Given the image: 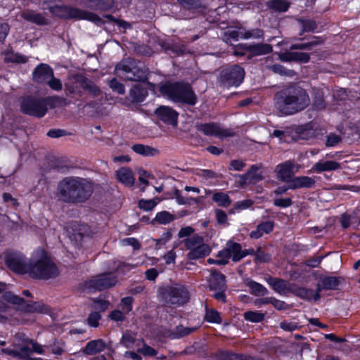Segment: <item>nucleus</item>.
Returning <instances> with one entry per match:
<instances>
[{"instance_id": "nucleus-44", "label": "nucleus", "mask_w": 360, "mask_h": 360, "mask_svg": "<svg viewBox=\"0 0 360 360\" xmlns=\"http://www.w3.org/2000/svg\"><path fill=\"white\" fill-rule=\"evenodd\" d=\"M101 319V315L100 312L93 311L86 319V323L91 327L97 328L99 326V321Z\"/></svg>"}, {"instance_id": "nucleus-48", "label": "nucleus", "mask_w": 360, "mask_h": 360, "mask_svg": "<svg viewBox=\"0 0 360 360\" xmlns=\"http://www.w3.org/2000/svg\"><path fill=\"white\" fill-rule=\"evenodd\" d=\"M51 89L55 91H60L63 88L62 83L60 79L53 77H51L46 82Z\"/></svg>"}, {"instance_id": "nucleus-34", "label": "nucleus", "mask_w": 360, "mask_h": 360, "mask_svg": "<svg viewBox=\"0 0 360 360\" xmlns=\"http://www.w3.org/2000/svg\"><path fill=\"white\" fill-rule=\"evenodd\" d=\"M267 6L279 12H285L289 8V4L285 0H271L267 2Z\"/></svg>"}, {"instance_id": "nucleus-42", "label": "nucleus", "mask_w": 360, "mask_h": 360, "mask_svg": "<svg viewBox=\"0 0 360 360\" xmlns=\"http://www.w3.org/2000/svg\"><path fill=\"white\" fill-rule=\"evenodd\" d=\"M136 341V335L131 333H126L122 337L120 343L127 348H132Z\"/></svg>"}, {"instance_id": "nucleus-7", "label": "nucleus", "mask_w": 360, "mask_h": 360, "mask_svg": "<svg viewBox=\"0 0 360 360\" xmlns=\"http://www.w3.org/2000/svg\"><path fill=\"white\" fill-rule=\"evenodd\" d=\"M50 11L55 15L63 18H78L92 21L101 22L100 18L90 12L81 11L67 6H56L50 8Z\"/></svg>"}, {"instance_id": "nucleus-12", "label": "nucleus", "mask_w": 360, "mask_h": 360, "mask_svg": "<svg viewBox=\"0 0 360 360\" xmlns=\"http://www.w3.org/2000/svg\"><path fill=\"white\" fill-rule=\"evenodd\" d=\"M264 35L263 32L259 29H255L252 30L243 31L241 29L236 30H228L224 32V41L226 42H231L232 41H236L239 38L245 39L254 38L259 39Z\"/></svg>"}, {"instance_id": "nucleus-24", "label": "nucleus", "mask_w": 360, "mask_h": 360, "mask_svg": "<svg viewBox=\"0 0 360 360\" xmlns=\"http://www.w3.org/2000/svg\"><path fill=\"white\" fill-rule=\"evenodd\" d=\"M105 346V342L101 339L91 340L83 349V352L87 355H92L104 350Z\"/></svg>"}, {"instance_id": "nucleus-35", "label": "nucleus", "mask_w": 360, "mask_h": 360, "mask_svg": "<svg viewBox=\"0 0 360 360\" xmlns=\"http://www.w3.org/2000/svg\"><path fill=\"white\" fill-rule=\"evenodd\" d=\"M250 292L256 296H264L266 294L267 290L262 285L250 281L247 283Z\"/></svg>"}, {"instance_id": "nucleus-16", "label": "nucleus", "mask_w": 360, "mask_h": 360, "mask_svg": "<svg viewBox=\"0 0 360 360\" xmlns=\"http://www.w3.org/2000/svg\"><path fill=\"white\" fill-rule=\"evenodd\" d=\"M294 165L287 161L284 163L280 164L276 166L275 172L276 173V177L280 181L290 184V180L292 179Z\"/></svg>"}, {"instance_id": "nucleus-37", "label": "nucleus", "mask_w": 360, "mask_h": 360, "mask_svg": "<svg viewBox=\"0 0 360 360\" xmlns=\"http://www.w3.org/2000/svg\"><path fill=\"white\" fill-rule=\"evenodd\" d=\"M174 219V216L167 211L158 212L155 220L160 224H167Z\"/></svg>"}, {"instance_id": "nucleus-49", "label": "nucleus", "mask_w": 360, "mask_h": 360, "mask_svg": "<svg viewBox=\"0 0 360 360\" xmlns=\"http://www.w3.org/2000/svg\"><path fill=\"white\" fill-rule=\"evenodd\" d=\"M257 170V167L256 166H252L251 169L245 174V175L243 176V179L245 180H259L262 179V176L260 174H255V172H256Z\"/></svg>"}, {"instance_id": "nucleus-30", "label": "nucleus", "mask_w": 360, "mask_h": 360, "mask_svg": "<svg viewBox=\"0 0 360 360\" xmlns=\"http://www.w3.org/2000/svg\"><path fill=\"white\" fill-rule=\"evenodd\" d=\"M231 255L233 261L238 262L242 258L245 257L248 252L246 251H242L241 247L238 243H229Z\"/></svg>"}, {"instance_id": "nucleus-32", "label": "nucleus", "mask_w": 360, "mask_h": 360, "mask_svg": "<svg viewBox=\"0 0 360 360\" xmlns=\"http://www.w3.org/2000/svg\"><path fill=\"white\" fill-rule=\"evenodd\" d=\"M212 200L218 206L226 207L231 205V200L226 193L215 192L213 193Z\"/></svg>"}, {"instance_id": "nucleus-31", "label": "nucleus", "mask_w": 360, "mask_h": 360, "mask_svg": "<svg viewBox=\"0 0 360 360\" xmlns=\"http://www.w3.org/2000/svg\"><path fill=\"white\" fill-rule=\"evenodd\" d=\"M321 291V288L319 287L316 292H314L312 290L307 289V288H300L298 290V295L302 298L317 301L320 299L319 292Z\"/></svg>"}, {"instance_id": "nucleus-2", "label": "nucleus", "mask_w": 360, "mask_h": 360, "mask_svg": "<svg viewBox=\"0 0 360 360\" xmlns=\"http://www.w3.org/2000/svg\"><path fill=\"white\" fill-rule=\"evenodd\" d=\"M276 105L285 115H292L307 108L309 98L306 91L301 88H289L276 95Z\"/></svg>"}, {"instance_id": "nucleus-46", "label": "nucleus", "mask_w": 360, "mask_h": 360, "mask_svg": "<svg viewBox=\"0 0 360 360\" xmlns=\"http://www.w3.org/2000/svg\"><path fill=\"white\" fill-rule=\"evenodd\" d=\"M193 330L189 328H185L183 326H179L176 328V332L172 333V338H179L184 335L190 334Z\"/></svg>"}, {"instance_id": "nucleus-19", "label": "nucleus", "mask_w": 360, "mask_h": 360, "mask_svg": "<svg viewBox=\"0 0 360 360\" xmlns=\"http://www.w3.org/2000/svg\"><path fill=\"white\" fill-rule=\"evenodd\" d=\"M315 184V181L309 176H297L292 178L288 185L290 189H296L300 188H311Z\"/></svg>"}, {"instance_id": "nucleus-10", "label": "nucleus", "mask_w": 360, "mask_h": 360, "mask_svg": "<svg viewBox=\"0 0 360 360\" xmlns=\"http://www.w3.org/2000/svg\"><path fill=\"white\" fill-rule=\"evenodd\" d=\"M21 110L27 115L43 117L47 110L44 99H37L32 97H26L21 103Z\"/></svg>"}, {"instance_id": "nucleus-26", "label": "nucleus", "mask_w": 360, "mask_h": 360, "mask_svg": "<svg viewBox=\"0 0 360 360\" xmlns=\"http://www.w3.org/2000/svg\"><path fill=\"white\" fill-rule=\"evenodd\" d=\"M269 283L279 294H285L290 290L289 283L282 279L269 278Z\"/></svg>"}, {"instance_id": "nucleus-18", "label": "nucleus", "mask_w": 360, "mask_h": 360, "mask_svg": "<svg viewBox=\"0 0 360 360\" xmlns=\"http://www.w3.org/2000/svg\"><path fill=\"white\" fill-rule=\"evenodd\" d=\"M117 180L126 186H131L135 182V177L131 169L121 167L116 172Z\"/></svg>"}, {"instance_id": "nucleus-55", "label": "nucleus", "mask_w": 360, "mask_h": 360, "mask_svg": "<svg viewBox=\"0 0 360 360\" xmlns=\"http://www.w3.org/2000/svg\"><path fill=\"white\" fill-rule=\"evenodd\" d=\"M172 238V234L169 232L164 233L162 236L156 240V246L159 248H161V246L165 245L167 242L170 240Z\"/></svg>"}, {"instance_id": "nucleus-62", "label": "nucleus", "mask_w": 360, "mask_h": 360, "mask_svg": "<svg viewBox=\"0 0 360 360\" xmlns=\"http://www.w3.org/2000/svg\"><path fill=\"white\" fill-rule=\"evenodd\" d=\"M194 231V229L191 226H186L181 228L179 231L178 236L179 238H184L186 236H191Z\"/></svg>"}, {"instance_id": "nucleus-11", "label": "nucleus", "mask_w": 360, "mask_h": 360, "mask_svg": "<svg viewBox=\"0 0 360 360\" xmlns=\"http://www.w3.org/2000/svg\"><path fill=\"white\" fill-rule=\"evenodd\" d=\"M117 76L126 80L139 81L145 77V73L136 67H130L129 62L124 60L120 63L115 68Z\"/></svg>"}, {"instance_id": "nucleus-33", "label": "nucleus", "mask_w": 360, "mask_h": 360, "mask_svg": "<svg viewBox=\"0 0 360 360\" xmlns=\"http://www.w3.org/2000/svg\"><path fill=\"white\" fill-rule=\"evenodd\" d=\"M174 198L179 205H191L193 202L198 203L202 200V197L196 198H192L188 197L183 196L179 191L176 190L174 191Z\"/></svg>"}, {"instance_id": "nucleus-52", "label": "nucleus", "mask_w": 360, "mask_h": 360, "mask_svg": "<svg viewBox=\"0 0 360 360\" xmlns=\"http://www.w3.org/2000/svg\"><path fill=\"white\" fill-rule=\"evenodd\" d=\"M125 312L120 310H113L109 314V318L115 321H122L125 319Z\"/></svg>"}, {"instance_id": "nucleus-45", "label": "nucleus", "mask_w": 360, "mask_h": 360, "mask_svg": "<svg viewBox=\"0 0 360 360\" xmlns=\"http://www.w3.org/2000/svg\"><path fill=\"white\" fill-rule=\"evenodd\" d=\"M110 307V302L107 300L98 299L94 301L92 308L95 310H98L99 312L105 311Z\"/></svg>"}, {"instance_id": "nucleus-25", "label": "nucleus", "mask_w": 360, "mask_h": 360, "mask_svg": "<svg viewBox=\"0 0 360 360\" xmlns=\"http://www.w3.org/2000/svg\"><path fill=\"white\" fill-rule=\"evenodd\" d=\"M144 84H138L131 90L130 96L134 102H141L147 96L148 92Z\"/></svg>"}, {"instance_id": "nucleus-17", "label": "nucleus", "mask_w": 360, "mask_h": 360, "mask_svg": "<svg viewBox=\"0 0 360 360\" xmlns=\"http://www.w3.org/2000/svg\"><path fill=\"white\" fill-rule=\"evenodd\" d=\"M52 76H53V70L46 64L39 65L33 72L34 79L39 83H46Z\"/></svg>"}, {"instance_id": "nucleus-54", "label": "nucleus", "mask_w": 360, "mask_h": 360, "mask_svg": "<svg viewBox=\"0 0 360 360\" xmlns=\"http://www.w3.org/2000/svg\"><path fill=\"white\" fill-rule=\"evenodd\" d=\"M275 73L280 74L281 75H292L293 72L287 70L283 66L280 65H274L270 68Z\"/></svg>"}, {"instance_id": "nucleus-21", "label": "nucleus", "mask_w": 360, "mask_h": 360, "mask_svg": "<svg viewBox=\"0 0 360 360\" xmlns=\"http://www.w3.org/2000/svg\"><path fill=\"white\" fill-rule=\"evenodd\" d=\"M340 165L335 161H319L311 169V172H323L333 171L339 169Z\"/></svg>"}, {"instance_id": "nucleus-64", "label": "nucleus", "mask_w": 360, "mask_h": 360, "mask_svg": "<svg viewBox=\"0 0 360 360\" xmlns=\"http://www.w3.org/2000/svg\"><path fill=\"white\" fill-rule=\"evenodd\" d=\"M122 242L124 245H131L134 249L137 250V249L140 248V244H139V241L134 238H128L124 239Z\"/></svg>"}, {"instance_id": "nucleus-29", "label": "nucleus", "mask_w": 360, "mask_h": 360, "mask_svg": "<svg viewBox=\"0 0 360 360\" xmlns=\"http://www.w3.org/2000/svg\"><path fill=\"white\" fill-rule=\"evenodd\" d=\"M280 58L284 61L295 60L301 63H307L309 60V56L306 53L296 52L280 55Z\"/></svg>"}, {"instance_id": "nucleus-1", "label": "nucleus", "mask_w": 360, "mask_h": 360, "mask_svg": "<svg viewBox=\"0 0 360 360\" xmlns=\"http://www.w3.org/2000/svg\"><path fill=\"white\" fill-rule=\"evenodd\" d=\"M6 266L18 274H28L30 277L48 279L58 274V269L43 249L36 250L32 255L30 263L25 255L18 251H9L5 257Z\"/></svg>"}, {"instance_id": "nucleus-57", "label": "nucleus", "mask_w": 360, "mask_h": 360, "mask_svg": "<svg viewBox=\"0 0 360 360\" xmlns=\"http://www.w3.org/2000/svg\"><path fill=\"white\" fill-rule=\"evenodd\" d=\"M215 215L217 221L219 224H227V215L224 211L221 210H217L215 211Z\"/></svg>"}, {"instance_id": "nucleus-51", "label": "nucleus", "mask_w": 360, "mask_h": 360, "mask_svg": "<svg viewBox=\"0 0 360 360\" xmlns=\"http://www.w3.org/2000/svg\"><path fill=\"white\" fill-rule=\"evenodd\" d=\"M110 86L114 91L120 94L124 93V87L122 84L118 82L115 79H112L110 82Z\"/></svg>"}, {"instance_id": "nucleus-41", "label": "nucleus", "mask_w": 360, "mask_h": 360, "mask_svg": "<svg viewBox=\"0 0 360 360\" xmlns=\"http://www.w3.org/2000/svg\"><path fill=\"white\" fill-rule=\"evenodd\" d=\"M218 257L219 259H217V264L224 265L228 263L229 259L231 257L229 244L226 248L219 252Z\"/></svg>"}, {"instance_id": "nucleus-43", "label": "nucleus", "mask_w": 360, "mask_h": 360, "mask_svg": "<svg viewBox=\"0 0 360 360\" xmlns=\"http://www.w3.org/2000/svg\"><path fill=\"white\" fill-rule=\"evenodd\" d=\"M3 300L8 303L15 305H21L24 302L23 299L13 295L11 292H6L3 295Z\"/></svg>"}, {"instance_id": "nucleus-59", "label": "nucleus", "mask_w": 360, "mask_h": 360, "mask_svg": "<svg viewBox=\"0 0 360 360\" xmlns=\"http://www.w3.org/2000/svg\"><path fill=\"white\" fill-rule=\"evenodd\" d=\"M246 51H248V45L247 44H238L233 47V53L236 56H244Z\"/></svg>"}, {"instance_id": "nucleus-27", "label": "nucleus", "mask_w": 360, "mask_h": 360, "mask_svg": "<svg viewBox=\"0 0 360 360\" xmlns=\"http://www.w3.org/2000/svg\"><path fill=\"white\" fill-rule=\"evenodd\" d=\"M131 148L136 153L143 156H155L159 154L157 148L143 144H135Z\"/></svg>"}, {"instance_id": "nucleus-15", "label": "nucleus", "mask_w": 360, "mask_h": 360, "mask_svg": "<svg viewBox=\"0 0 360 360\" xmlns=\"http://www.w3.org/2000/svg\"><path fill=\"white\" fill-rule=\"evenodd\" d=\"M157 117L165 123L176 125L178 113L172 108L160 106L155 111Z\"/></svg>"}, {"instance_id": "nucleus-58", "label": "nucleus", "mask_w": 360, "mask_h": 360, "mask_svg": "<svg viewBox=\"0 0 360 360\" xmlns=\"http://www.w3.org/2000/svg\"><path fill=\"white\" fill-rule=\"evenodd\" d=\"M10 30V27L7 23L0 24V42H2L6 38Z\"/></svg>"}, {"instance_id": "nucleus-9", "label": "nucleus", "mask_w": 360, "mask_h": 360, "mask_svg": "<svg viewBox=\"0 0 360 360\" xmlns=\"http://www.w3.org/2000/svg\"><path fill=\"white\" fill-rule=\"evenodd\" d=\"M245 71L243 68L236 65L223 70L221 72L219 80L225 86H238L243 81Z\"/></svg>"}, {"instance_id": "nucleus-28", "label": "nucleus", "mask_w": 360, "mask_h": 360, "mask_svg": "<svg viewBox=\"0 0 360 360\" xmlns=\"http://www.w3.org/2000/svg\"><path fill=\"white\" fill-rule=\"evenodd\" d=\"M272 48L267 44H257L255 45H248V52L251 56H261L270 53Z\"/></svg>"}, {"instance_id": "nucleus-22", "label": "nucleus", "mask_w": 360, "mask_h": 360, "mask_svg": "<svg viewBox=\"0 0 360 360\" xmlns=\"http://www.w3.org/2000/svg\"><path fill=\"white\" fill-rule=\"evenodd\" d=\"M209 283L213 290H224L226 287L224 276L217 271H211Z\"/></svg>"}, {"instance_id": "nucleus-63", "label": "nucleus", "mask_w": 360, "mask_h": 360, "mask_svg": "<svg viewBox=\"0 0 360 360\" xmlns=\"http://www.w3.org/2000/svg\"><path fill=\"white\" fill-rule=\"evenodd\" d=\"M3 199L5 202L8 203L11 205H13L14 207H17L18 205L17 200L13 198L12 195L9 193H4Z\"/></svg>"}, {"instance_id": "nucleus-50", "label": "nucleus", "mask_w": 360, "mask_h": 360, "mask_svg": "<svg viewBox=\"0 0 360 360\" xmlns=\"http://www.w3.org/2000/svg\"><path fill=\"white\" fill-rule=\"evenodd\" d=\"M292 203V200L290 198H277L274 201V205L283 208L291 206Z\"/></svg>"}, {"instance_id": "nucleus-60", "label": "nucleus", "mask_w": 360, "mask_h": 360, "mask_svg": "<svg viewBox=\"0 0 360 360\" xmlns=\"http://www.w3.org/2000/svg\"><path fill=\"white\" fill-rule=\"evenodd\" d=\"M258 226L264 233H269L273 230L274 223L272 221H268L262 222Z\"/></svg>"}, {"instance_id": "nucleus-36", "label": "nucleus", "mask_w": 360, "mask_h": 360, "mask_svg": "<svg viewBox=\"0 0 360 360\" xmlns=\"http://www.w3.org/2000/svg\"><path fill=\"white\" fill-rule=\"evenodd\" d=\"M160 202V199L158 198L150 199V200H140L139 202V207L140 209L145 211H150L153 210L158 202Z\"/></svg>"}, {"instance_id": "nucleus-39", "label": "nucleus", "mask_w": 360, "mask_h": 360, "mask_svg": "<svg viewBox=\"0 0 360 360\" xmlns=\"http://www.w3.org/2000/svg\"><path fill=\"white\" fill-rule=\"evenodd\" d=\"M264 318V314L259 311H248L244 314V319L253 323L260 322Z\"/></svg>"}, {"instance_id": "nucleus-61", "label": "nucleus", "mask_w": 360, "mask_h": 360, "mask_svg": "<svg viewBox=\"0 0 360 360\" xmlns=\"http://www.w3.org/2000/svg\"><path fill=\"white\" fill-rule=\"evenodd\" d=\"M340 141V138L339 136L336 134H330L326 141V146H334L337 143H338Z\"/></svg>"}, {"instance_id": "nucleus-4", "label": "nucleus", "mask_w": 360, "mask_h": 360, "mask_svg": "<svg viewBox=\"0 0 360 360\" xmlns=\"http://www.w3.org/2000/svg\"><path fill=\"white\" fill-rule=\"evenodd\" d=\"M160 91L163 96L176 103L194 105L197 102L196 95L188 83L167 82L160 86Z\"/></svg>"}, {"instance_id": "nucleus-6", "label": "nucleus", "mask_w": 360, "mask_h": 360, "mask_svg": "<svg viewBox=\"0 0 360 360\" xmlns=\"http://www.w3.org/2000/svg\"><path fill=\"white\" fill-rule=\"evenodd\" d=\"M184 244L189 252L187 258L195 260L204 258L211 252L209 244L205 243L204 238L198 235L193 236L184 240Z\"/></svg>"}, {"instance_id": "nucleus-53", "label": "nucleus", "mask_w": 360, "mask_h": 360, "mask_svg": "<svg viewBox=\"0 0 360 360\" xmlns=\"http://www.w3.org/2000/svg\"><path fill=\"white\" fill-rule=\"evenodd\" d=\"M138 352L144 356H155L157 352L151 347L143 344L142 348L138 349Z\"/></svg>"}, {"instance_id": "nucleus-47", "label": "nucleus", "mask_w": 360, "mask_h": 360, "mask_svg": "<svg viewBox=\"0 0 360 360\" xmlns=\"http://www.w3.org/2000/svg\"><path fill=\"white\" fill-rule=\"evenodd\" d=\"M133 298L131 297H126L122 299L121 303L123 311L128 314L132 310Z\"/></svg>"}, {"instance_id": "nucleus-13", "label": "nucleus", "mask_w": 360, "mask_h": 360, "mask_svg": "<svg viewBox=\"0 0 360 360\" xmlns=\"http://www.w3.org/2000/svg\"><path fill=\"white\" fill-rule=\"evenodd\" d=\"M117 278L111 274H103L96 276L89 282V288L103 290L115 285Z\"/></svg>"}, {"instance_id": "nucleus-56", "label": "nucleus", "mask_w": 360, "mask_h": 360, "mask_svg": "<svg viewBox=\"0 0 360 360\" xmlns=\"http://www.w3.org/2000/svg\"><path fill=\"white\" fill-rule=\"evenodd\" d=\"M185 8H191L200 5V0H177Z\"/></svg>"}, {"instance_id": "nucleus-3", "label": "nucleus", "mask_w": 360, "mask_h": 360, "mask_svg": "<svg viewBox=\"0 0 360 360\" xmlns=\"http://www.w3.org/2000/svg\"><path fill=\"white\" fill-rule=\"evenodd\" d=\"M92 193V186L84 179L66 178L58 186L60 198L68 202H81Z\"/></svg>"}, {"instance_id": "nucleus-5", "label": "nucleus", "mask_w": 360, "mask_h": 360, "mask_svg": "<svg viewBox=\"0 0 360 360\" xmlns=\"http://www.w3.org/2000/svg\"><path fill=\"white\" fill-rule=\"evenodd\" d=\"M1 352L4 354L25 359L37 360L32 359L30 355L32 353L43 354L44 352V347L32 340L25 338L22 333H17L13 341V347L2 349Z\"/></svg>"}, {"instance_id": "nucleus-20", "label": "nucleus", "mask_w": 360, "mask_h": 360, "mask_svg": "<svg viewBox=\"0 0 360 360\" xmlns=\"http://www.w3.org/2000/svg\"><path fill=\"white\" fill-rule=\"evenodd\" d=\"M297 137L300 139L308 140L316 134V131L312 123L298 126L295 128Z\"/></svg>"}, {"instance_id": "nucleus-40", "label": "nucleus", "mask_w": 360, "mask_h": 360, "mask_svg": "<svg viewBox=\"0 0 360 360\" xmlns=\"http://www.w3.org/2000/svg\"><path fill=\"white\" fill-rule=\"evenodd\" d=\"M205 319L210 323H219L221 321L219 313L213 309H207Z\"/></svg>"}, {"instance_id": "nucleus-23", "label": "nucleus", "mask_w": 360, "mask_h": 360, "mask_svg": "<svg viewBox=\"0 0 360 360\" xmlns=\"http://www.w3.org/2000/svg\"><path fill=\"white\" fill-rule=\"evenodd\" d=\"M21 17L28 22L35 23L39 25L47 24V20L44 15L35 13L33 11L27 10L22 11Z\"/></svg>"}, {"instance_id": "nucleus-8", "label": "nucleus", "mask_w": 360, "mask_h": 360, "mask_svg": "<svg viewBox=\"0 0 360 360\" xmlns=\"http://www.w3.org/2000/svg\"><path fill=\"white\" fill-rule=\"evenodd\" d=\"M164 297L167 304L180 306L189 300V293L184 285L176 284L165 289Z\"/></svg>"}, {"instance_id": "nucleus-38", "label": "nucleus", "mask_w": 360, "mask_h": 360, "mask_svg": "<svg viewBox=\"0 0 360 360\" xmlns=\"http://www.w3.org/2000/svg\"><path fill=\"white\" fill-rule=\"evenodd\" d=\"M340 281L336 277H326L321 281L322 286L324 289L335 290L339 285Z\"/></svg>"}, {"instance_id": "nucleus-14", "label": "nucleus", "mask_w": 360, "mask_h": 360, "mask_svg": "<svg viewBox=\"0 0 360 360\" xmlns=\"http://www.w3.org/2000/svg\"><path fill=\"white\" fill-rule=\"evenodd\" d=\"M198 131H202L205 135L217 136L219 138L231 136L228 130L221 128L214 123H206L197 126Z\"/></svg>"}]
</instances>
